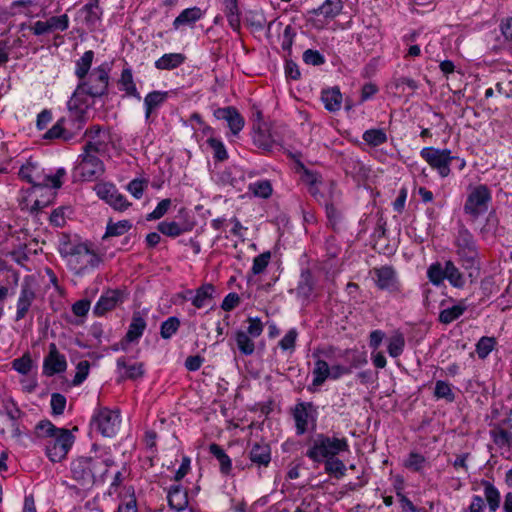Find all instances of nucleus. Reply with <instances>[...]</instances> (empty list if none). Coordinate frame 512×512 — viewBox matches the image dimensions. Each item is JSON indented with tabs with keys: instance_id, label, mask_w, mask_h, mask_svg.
Wrapping results in <instances>:
<instances>
[{
	"instance_id": "1",
	"label": "nucleus",
	"mask_w": 512,
	"mask_h": 512,
	"mask_svg": "<svg viewBox=\"0 0 512 512\" xmlns=\"http://www.w3.org/2000/svg\"><path fill=\"white\" fill-rule=\"evenodd\" d=\"M35 438L42 442L45 455L51 462H61L71 450L75 437L66 428H58L49 420H41L35 426Z\"/></svg>"
},
{
	"instance_id": "2",
	"label": "nucleus",
	"mask_w": 512,
	"mask_h": 512,
	"mask_svg": "<svg viewBox=\"0 0 512 512\" xmlns=\"http://www.w3.org/2000/svg\"><path fill=\"white\" fill-rule=\"evenodd\" d=\"M58 251L67 267L76 275H83L100 263L99 256L78 238L62 235Z\"/></svg>"
},
{
	"instance_id": "3",
	"label": "nucleus",
	"mask_w": 512,
	"mask_h": 512,
	"mask_svg": "<svg viewBox=\"0 0 512 512\" xmlns=\"http://www.w3.org/2000/svg\"><path fill=\"white\" fill-rule=\"evenodd\" d=\"M114 464L110 455L78 457L70 464L73 480L83 487H91L96 482H104L109 468Z\"/></svg>"
},
{
	"instance_id": "4",
	"label": "nucleus",
	"mask_w": 512,
	"mask_h": 512,
	"mask_svg": "<svg viewBox=\"0 0 512 512\" xmlns=\"http://www.w3.org/2000/svg\"><path fill=\"white\" fill-rule=\"evenodd\" d=\"M111 64L103 62L91 70L90 74L78 81L70 99L81 104H87L90 108L93 104L92 99L105 95L108 91L110 80Z\"/></svg>"
},
{
	"instance_id": "5",
	"label": "nucleus",
	"mask_w": 512,
	"mask_h": 512,
	"mask_svg": "<svg viewBox=\"0 0 512 512\" xmlns=\"http://www.w3.org/2000/svg\"><path fill=\"white\" fill-rule=\"evenodd\" d=\"M349 451L348 440L345 437H330L324 434H317L312 439L306 456L313 462H324L343 452Z\"/></svg>"
},
{
	"instance_id": "6",
	"label": "nucleus",
	"mask_w": 512,
	"mask_h": 512,
	"mask_svg": "<svg viewBox=\"0 0 512 512\" xmlns=\"http://www.w3.org/2000/svg\"><path fill=\"white\" fill-rule=\"evenodd\" d=\"M458 261L465 270L479 269V249L473 234L465 227L460 228L453 240Z\"/></svg>"
},
{
	"instance_id": "7",
	"label": "nucleus",
	"mask_w": 512,
	"mask_h": 512,
	"mask_svg": "<svg viewBox=\"0 0 512 512\" xmlns=\"http://www.w3.org/2000/svg\"><path fill=\"white\" fill-rule=\"evenodd\" d=\"M251 137L253 144L265 152H271L283 145L282 136L271 124L262 120L260 112L257 113V121L253 124Z\"/></svg>"
},
{
	"instance_id": "8",
	"label": "nucleus",
	"mask_w": 512,
	"mask_h": 512,
	"mask_svg": "<svg viewBox=\"0 0 512 512\" xmlns=\"http://www.w3.org/2000/svg\"><path fill=\"white\" fill-rule=\"evenodd\" d=\"M121 425V415L118 410L100 407L94 410L90 421L92 430L104 437H113L117 434Z\"/></svg>"
},
{
	"instance_id": "9",
	"label": "nucleus",
	"mask_w": 512,
	"mask_h": 512,
	"mask_svg": "<svg viewBox=\"0 0 512 512\" xmlns=\"http://www.w3.org/2000/svg\"><path fill=\"white\" fill-rule=\"evenodd\" d=\"M420 157L433 169L441 178H446L451 173V162L455 156L450 149L435 147H424L420 150Z\"/></svg>"
},
{
	"instance_id": "10",
	"label": "nucleus",
	"mask_w": 512,
	"mask_h": 512,
	"mask_svg": "<svg viewBox=\"0 0 512 512\" xmlns=\"http://www.w3.org/2000/svg\"><path fill=\"white\" fill-rule=\"evenodd\" d=\"M97 153L85 152L78 156L74 173L82 181H93L104 173V164L96 155Z\"/></svg>"
},
{
	"instance_id": "11",
	"label": "nucleus",
	"mask_w": 512,
	"mask_h": 512,
	"mask_svg": "<svg viewBox=\"0 0 512 512\" xmlns=\"http://www.w3.org/2000/svg\"><path fill=\"white\" fill-rule=\"evenodd\" d=\"M97 196L105 201L114 210L123 212L132 205L125 195L119 192L117 187L112 183H99L95 187Z\"/></svg>"
},
{
	"instance_id": "12",
	"label": "nucleus",
	"mask_w": 512,
	"mask_h": 512,
	"mask_svg": "<svg viewBox=\"0 0 512 512\" xmlns=\"http://www.w3.org/2000/svg\"><path fill=\"white\" fill-rule=\"evenodd\" d=\"M490 201L491 193L489 189L485 185H478L469 193L464 211L473 218H477L487 211Z\"/></svg>"
},
{
	"instance_id": "13",
	"label": "nucleus",
	"mask_w": 512,
	"mask_h": 512,
	"mask_svg": "<svg viewBox=\"0 0 512 512\" xmlns=\"http://www.w3.org/2000/svg\"><path fill=\"white\" fill-rule=\"evenodd\" d=\"M317 411L311 403H298L293 410L296 434L303 435L315 427Z\"/></svg>"
},
{
	"instance_id": "14",
	"label": "nucleus",
	"mask_w": 512,
	"mask_h": 512,
	"mask_svg": "<svg viewBox=\"0 0 512 512\" xmlns=\"http://www.w3.org/2000/svg\"><path fill=\"white\" fill-rule=\"evenodd\" d=\"M68 114L63 117L65 121V128L72 130L73 138L82 130L86 122V114L88 111L87 104H81L73 99L67 102Z\"/></svg>"
},
{
	"instance_id": "15",
	"label": "nucleus",
	"mask_w": 512,
	"mask_h": 512,
	"mask_svg": "<svg viewBox=\"0 0 512 512\" xmlns=\"http://www.w3.org/2000/svg\"><path fill=\"white\" fill-rule=\"evenodd\" d=\"M67 369V361L64 354H61L55 343L49 344L48 354L43 360V374L52 377L61 374Z\"/></svg>"
},
{
	"instance_id": "16",
	"label": "nucleus",
	"mask_w": 512,
	"mask_h": 512,
	"mask_svg": "<svg viewBox=\"0 0 512 512\" xmlns=\"http://www.w3.org/2000/svg\"><path fill=\"white\" fill-rule=\"evenodd\" d=\"M372 275L373 280L379 289L389 292L400 291V283L398 281L396 271L392 267L382 266L374 268L372 270Z\"/></svg>"
},
{
	"instance_id": "17",
	"label": "nucleus",
	"mask_w": 512,
	"mask_h": 512,
	"mask_svg": "<svg viewBox=\"0 0 512 512\" xmlns=\"http://www.w3.org/2000/svg\"><path fill=\"white\" fill-rule=\"evenodd\" d=\"M87 142L83 148L85 152L99 153L106 150L109 133L99 125H94L85 131Z\"/></svg>"
},
{
	"instance_id": "18",
	"label": "nucleus",
	"mask_w": 512,
	"mask_h": 512,
	"mask_svg": "<svg viewBox=\"0 0 512 512\" xmlns=\"http://www.w3.org/2000/svg\"><path fill=\"white\" fill-rule=\"evenodd\" d=\"M329 352H332V348H330L328 351H321V354L329 357ZM319 354L320 352L313 354V357L316 358V360L312 370V383L310 386H308V390L311 392L316 391L318 387H320L326 380H328L331 372L330 365L326 360L321 359Z\"/></svg>"
},
{
	"instance_id": "19",
	"label": "nucleus",
	"mask_w": 512,
	"mask_h": 512,
	"mask_svg": "<svg viewBox=\"0 0 512 512\" xmlns=\"http://www.w3.org/2000/svg\"><path fill=\"white\" fill-rule=\"evenodd\" d=\"M214 116L219 120L226 121L231 134L234 136H237L244 128L245 120L235 107L218 108L215 110Z\"/></svg>"
},
{
	"instance_id": "20",
	"label": "nucleus",
	"mask_w": 512,
	"mask_h": 512,
	"mask_svg": "<svg viewBox=\"0 0 512 512\" xmlns=\"http://www.w3.org/2000/svg\"><path fill=\"white\" fill-rule=\"evenodd\" d=\"M122 302L123 293L120 290H107L98 299L93 312L97 316H103L106 312L113 310Z\"/></svg>"
},
{
	"instance_id": "21",
	"label": "nucleus",
	"mask_w": 512,
	"mask_h": 512,
	"mask_svg": "<svg viewBox=\"0 0 512 512\" xmlns=\"http://www.w3.org/2000/svg\"><path fill=\"white\" fill-rule=\"evenodd\" d=\"M119 91L124 93L125 97L141 100V94L137 89L132 68L126 65L117 80Z\"/></svg>"
},
{
	"instance_id": "22",
	"label": "nucleus",
	"mask_w": 512,
	"mask_h": 512,
	"mask_svg": "<svg viewBox=\"0 0 512 512\" xmlns=\"http://www.w3.org/2000/svg\"><path fill=\"white\" fill-rule=\"evenodd\" d=\"M169 97L170 91L161 90L151 91L144 97L143 107L146 121L149 120L151 115L158 112V110L166 103Z\"/></svg>"
},
{
	"instance_id": "23",
	"label": "nucleus",
	"mask_w": 512,
	"mask_h": 512,
	"mask_svg": "<svg viewBox=\"0 0 512 512\" xmlns=\"http://www.w3.org/2000/svg\"><path fill=\"white\" fill-rule=\"evenodd\" d=\"M35 297L36 294L32 286L28 283H23L16 303V321H20L26 316L33 301L35 300Z\"/></svg>"
},
{
	"instance_id": "24",
	"label": "nucleus",
	"mask_w": 512,
	"mask_h": 512,
	"mask_svg": "<svg viewBox=\"0 0 512 512\" xmlns=\"http://www.w3.org/2000/svg\"><path fill=\"white\" fill-rule=\"evenodd\" d=\"M205 10L198 6L186 8L174 19L172 25L174 30H179L184 26H193L196 22L204 18Z\"/></svg>"
},
{
	"instance_id": "25",
	"label": "nucleus",
	"mask_w": 512,
	"mask_h": 512,
	"mask_svg": "<svg viewBox=\"0 0 512 512\" xmlns=\"http://www.w3.org/2000/svg\"><path fill=\"white\" fill-rule=\"evenodd\" d=\"M250 461L258 467H267L271 462V448L264 442H255L249 451Z\"/></svg>"
},
{
	"instance_id": "26",
	"label": "nucleus",
	"mask_w": 512,
	"mask_h": 512,
	"mask_svg": "<svg viewBox=\"0 0 512 512\" xmlns=\"http://www.w3.org/2000/svg\"><path fill=\"white\" fill-rule=\"evenodd\" d=\"M19 176L22 180L39 186L40 183H43L44 169L38 163L28 160L20 167Z\"/></svg>"
},
{
	"instance_id": "27",
	"label": "nucleus",
	"mask_w": 512,
	"mask_h": 512,
	"mask_svg": "<svg viewBox=\"0 0 512 512\" xmlns=\"http://www.w3.org/2000/svg\"><path fill=\"white\" fill-rule=\"evenodd\" d=\"M214 293V285L211 283H205L194 290L193 296L189 297V301L195 308L201 309L211 304Z\"/></svg>"
},
{
	"instance_id": "28",
	"label": "nucleus",
	"mask_w": 512,
	"mask_h": 512,
	"mask_svg": "<svg viewBox=\"0 0 512 512\" xmlns=\"http://www.w3.org/2000/svg\"><path fill=\"white\" fill-rule=\"evenodd\" d=\"M10 13L12 15L23 14L27 17L33 18L44 15L45 9L38 8V5L34 0H19L11 3Z\"/></svg>"
},
{
	"instance_id": "29",
	"label": "nucleus",
	"mask_w": 512,
	"mask_h": 512,
	"mask_svg": "<svg viewBox=\"0 0 512 512\" xmlns=\"http://www.w3.org/2000/svg\"><path fill=\"white\" fill-rule=\"evenodd\" d=\"M167 498L169 506L177 512L184 511L188 506L187 491L180 484L171 486Z\"/></svg>"
},
{
	"instance_id": "30",
	"label": "nucleus",
	"mask_w": 512,
	"mask_h": 512,
	"mask_svg": "<svg viewBox=\"0 0 512 512\" xmlns=\"http://www.w3.org/2000/svg\"><path fill=\"white\" fill-rule=\"evenodd\" d=\"M146 327L147 323L145 318L139 312L134 313L124 338L125 341L128 343H137L142 337Z\"/></svg>"
},
{
	"instance_id": "31",
	"label": "nucleus",
	"mask_w": 512,
	"mask_h": 512,
	"mask_svg": "<svg viewBox=\"0 0 512 512\" xmlns=\"http://www.w3.org/2000/svg\"><path fill=\"white\" fill-rule=\"evenodd\" d=\"M79 13L85 24L92 28L100 22L102 10L99 6L98 0H91L81 8Z\"/></svg>"
},
{
	"instance_id": "32",
	"label": "nucleus",
	"mask_w": 512,
	"mask_h": 512,
	"mask_svg": "<svg viewBox=\"0 0 512 512\" xmlns=\"http://www.w3.org/2000/svg\"><path fill=\"white\" fill-rule=\"evenodd\" d=\"M186 56L183 53H166L154 62L158 70H173L184 64Z\"/></svg>"
},
{
	"instance_id": "33",
	"label": "nucleus",
	"mask_w": 512,
	"mask_h": 512,
	"mask_svg": "<svg viewBox=\"0 0 512 512\" xmlns=\"http://www.w3.org/2000/svg\"><path fill=\"white\" fill-rule=\"evenodd\" d=\"M301 170V180L307 185L309 193L315 198L321 196L319 193V187L322 185L321 175L313 170L305 168L304 166H301Z\"/></svg>"
},
{
	"instance_id": "34",
	"label": "nucleus",
	"mask_w": 512,
	"mask_h": 512,
	"mask_svg": "<svg viewBox=\"0 0 512 512\" xmlns=\"http://www.w3.org/2000/svg\"><path fill=\"white\" fill-rule=\"evenodd\" d=\"M224 14L227 17L229 26L234 31H239L241 27L240 9L237 0H223Z\"/></svg>"
},
{
	"instance_id": "35",
	"label": "nucleus",
	"mask_w": 512,
	"mask_h": 512,
	"mask_svg": "<svg viewBox=\"0 0 512 512\" xmlns=\"http://www.w3.org/2000/svg\"><path fill=\"white\" fill-rule=\"evenodd\" d=\"M343 9L341 0H325L317 9L313 10L315 15H321L325 19H334Z\"/></svg>"
},
{
	"instance_id": "36",
	"label": "nucleus",
	"mask_w": 512,
	"mask_h": 512,
	"mask_svg": "<svg viewBox=\"0 0 512 512\" xmlns=\"http://www.w3.org/2000/svg\"><path fill=\"white\" fill-rule=\"evenodd\" d=\"M403 466L412 472L423 473L429 463L423 454L411 451L403 461Z\"/></svg>"
},
{
	"instance_id": "37",
	"label": "nucleus",
	"mask_w": 512,
	"mask_h": 512,
	"mask_svg": "<svg viewBox=\"0 0 512 512\" xmlns=\"http://www.w3.org/2000/svg\"><path fill=\"white\" fill-rule=\"evenodd\" d=\"M324 107L330 112L340 110L342 104V94L338 88L324 90L321 97Z\"/></svg>"
},
{
	"instance_id": "38",
	"label": "nucleus",
	"mask_w": 512,
	"mask_h": 512,
	"mask_svg": "<svg viewBox=\"0 0 512 512\" xmlns=\"http://www.w3.org/2000/svg\"><path fill=\"white\" fill-rule=\"evenodd\" d=\"M65 121L63 117L60 118L49 130L44 134V139L54 140L61 139L64 141H70L73 139L72 130L65 128Z\"/></svg>"
},
{
	"instance_id": "39",
	"label": "nucleus",
	"mask_w": 512,
	"mask_h": 512,
	"mask_svg": "<svg viewBox=\"0 0 512 512\" xmlns=\"http://www.w3.org/2000/svg\"><path fill=\"white\" fill-rule=\"evenodd\" d=\"M93 59L94 52L92 50H88L84 52L83 55L75 62L74 74L78 81L82 80L85 78V76L90 74Z\"/></svg>"
},
{
	"instance_id": "40",
	"label": "nucleus",
	"mask_w": 512,
	"mask_h": 512,
	"mask_svg": "<svg viewBox=\"0 0 512 512\" xmlns=\"http://www.w3.org/2000/svg\"><path fill=\"white\" fill-rule=\"evenodd\" d=\"M445 279L448 280L451 286L455 288H463L466 285V279L463 273L459 270V268L455 265V263L451 260L446 261V276Z\"/></svg>"
},
{
	"instance_id": "41",
	"label": "nucleus",
	"mask_w": 512,
	"mask_h": 512,
	"mask_svg": "<svg viewBox=\"0 0 512 512\" xmlns=\"http://www.w3.org/2000/svg\"><path fill=\"white\" fill-rule=\"evenodd\" d=\"M117 368L123 377L133 380L140 378L144 373L141 363L128 364L124 358L117 360Z\"/></svg>"
},
{
	"instance_id": "42",
	"label": "nucleus",
	"mask_w": 512,
	"mask_h": 512,
	"mask_svg": "<svg viewBox=\"0 0 512 512\" xmlns=\"http://www.w3.org/2000/svg\"><path fill=\"white\" fill-rule=\"evenodd\" d=\"M313 288L314 281L311 272L309 270L303 271L296 287L297 296L302 299H308L313 292Z\"/></svg>"
},
{
	"instance_id": "43",
	"label": "nucleus",
	"mask_w": 512,
	"mask_h": 512,
	"mask_svg": "<svg viewBox=\"0 0 512 512\" xmlns=\"http://www.w3.org/2000/svg\"><path fill=\"white\" fill-rule=\"evenodd\" d=\"M132 227L133 224L130 220H120L117 222L109 220L103 238L105 239L108 237L122 236L126 234Z\"/></svg>"
},
{
	"instance_id": "44",
	"label": "nucleus",
	"mask_w": 512,
	"mask_h": 512,
	"mask_svg": "<svg viewBox=\"0 0 512 512\" xmlns=\"http://www.w3.org/2000/svg\"><path fill=\"white\" fill-rule=\"evenodd\" d=\"M482 486L484 487V496L487 501L488 507L491 512H495L500 506V492L489 481L483 480Z\"/></svg>"
},
{
	"instance_id": "45",
	"label": "nucleus",
	"mask_w": 512,
	"mask_h": 512,
	"mask_svg": "<svg viewBox=\"0 0 512 512\" xmlns=\"http://www.w3.org/2000/svg\"><path fill=\"white\" fill-rule=\"evenodd\" d=\"M235 341L241 354L249 356L254 353L255 343L252 340V337L248 335V333L244 332L243 330H238L235 333Z\"/></svg>"
},
{
	"instance_id": "46",
	"label": "nucleus",
	"mask_w": 512,
	"mask_h": 512,
	"mask_svg": "<svg viewBox=\"0 0 512 512\" xmlns=\"http://www.w3.org/2000/svg\"><path fill=\"white\" fill-rule=\"evenodd\" d=\"M362 139L367 145L377 147L386 143L388 136L384 129L372 128L363 133Z\"/></svg>"
},
{
	"instance_id": "47",
	"label": "nucleus",
	"mask_w": 512,
	"mask_h": 512,
	"mask_svg": "<svg viewBox=\"0 0 512 512\" xmlns=\"http://www.w3.org/2000/svg\"><path fill=\"white\" fill-rule=\"evenodd\" d=\"M466 309V304L464 302H459L458 304L453 305L452 307L443 309L439 314V320L444 324H450L456 319H458L460 316H462Z\"/></svg>"
},
{
	"instance_id": "48",
	"label": "nucleus",
	"mask_w": 512,
	"mask_h": 512,
	"mask_svg": "<svg viewBox=\"0 0 512 512\" xmlns=\"http://www.w3.org/2000/svg\"><path fill=\"white\" fill-rule=\"evenodd\" d=\"M65 176L66 170L62 167L58 168L54 173L44 171L43 183H40L39 186L58 189L62 186Z\"/></svg>"
},
{
	"instance_id": "49",
	"label": "nucleus",
	"mask_w": 512,
	"mask_h": 512,
	"mask_svg": "<svg viewBox=\"0 0 512 512\" xmlns=\"http://www.w3.org/2000/svg\"><path fill=\"white\" fill-rule=\"evenodd\" d=\"M497 341L494 337L482 336L475 345V352L479 359H486L495 349Z\"/></svg>"
},
{
	"instance_id": "50",
	"label": "nucleus",
	"mask_w": 512,
	"mask_h": 512,
	"mask_svg": "<svg viewBox=\"0 0 512 512\" xmlns=\"http://www.w3.org/2000/svg\"><path fill=\"white\" fill-rule=\"evenodd\" d=\"M405 338L402 333L396 332L389 339L387 343V352L390 357L398 358L404 351Z\"/></svg>"
},
{
	"instance_id": "51",
	"label": "nucleus",
	"mask_w": 512,
	"mask_h": 512,
	"mask_svg": "<svg viewBox=\"0 0 512 512\" xmlns=\"http://www.w3.org/2000/svg\"><path fill=\"white\" fill-rule=\"evenodd\" d=\"M298 336L299 333L296 328L289 329L278 343L281 351L286 352L289 355L293 354L296 349V341Z\"/></svg>"
},
{
	"instance_id": "52",
	"label": "nucleus",
	"mask_w": 512,
	"mask_h": 512,
	"mask_svg": "<svg viewBox=\"0 0 512 512\" xmlns=\"http://www.w3.org/2000/svg\"><path fill=\"white\" fill-rule=\"evenodd\" d=\"M210 452L219 461L220 471L228 474L232 468V461L226 452L217 444L210 445Z\"/></svg>"
},
{
	"instance_id": "53",
	"label": "nucleus",
	"mask_w": 512,
	"mask_h": 512,
	"mask_svg": "<svg viewBox=\"0 0 512 512\" xmlns=\"http://www.w3.org/2000/svg\"><path fill=\"white\" fill-rule=\"evenodd\" d=\"M149 184L148 178L136 177L132 179L125 189L137 200L141 199Z\"/></svg>"
},
{
	"instance_id": "54",
	"label": "nucleus",
	"mask_w": 512,
	"mask_h": 512,
	"mask_svg": "<svg viewBox=\"0 0 512 512\" xmlns=\"http://www.w3.org/2000/svg\"><path fill=\"white\" fill-rule=\"evenodd\" d=\"M157 229L160 233L169 237H178L189 230L176 221H162L158 224Z\"/></svg>"
},
{
	"instance_id": "55",
	"label": "nucleus",
	"mask_w": 512,
	"mask_h": 512,
	"mask_svg": "<svg viewBox=\"0 0 512 512\" xmlns=\"http://www.w3.org/2000/svg\"><path fill=\"white\" fill-rule=\"evenodd\" d=\"M446 276V262L444 266L441 263L435 262L432 263L427 269V277L429 281L435 285L439 286L443 283Z\"/></svg>"
},
{
	"instance_id": "56",
	"label": "nucleus",
	"mask_w": 512,
	"mask_h": 512,
	"mask_svg": "<svg viewBox=\"0 0 512 512\" xmlns=\"http://www.w3.org/2000/svg\"><path fill=\"white\" fill-rule=\"evenodd\" d=\"M249 191L256 197L268 198L272 194V185L269 180H258L250 183Z\"/></svg>"
},
{
	"instance_id": "57",
	"label": "nucleus",
	"mask_w": 512,
	"mask_h": 512,
	"mask_svg": "<svg viewBox=\"0 0 512 512\" xmlns=\"http://www.w3.org/2000/svg\"><path fill=\"white\" fill-rule=\"evenodd\" d=\"M180 327V320L176 316H171L162 322L160 326V335L163 339H170Z\"/></svg>"
},
{
	"instance_id": "58",
	"label": "nucleus",
	"mask_w": 512,
	"mask_h": 512,
	"mask_svg": "<svg viewBox=\"0 0 512 512\" xmlns=\"http://www.w3.org/2000/svg\"><path fill=\"white\" fill-rule=\"evenodd\" d=\"M434 396L437 399H445L448 402H453L455 395L452 391L451 385L442 380H438L435 383Z\"/></svg>"
},
{
	"instance_id": "59",
	"label": "nucleus",
	"mask_w": 512,
	"mask_h": 512,
	"mask_svg": "<svg viewBox=\"0 0 512 512\" xmlns=\"http://www.w3.org/2000/svg\"><path fill=\"white\" fill-rule=\"evenodd\" d=\"M324 463L327 473L334 475L336 478H341L345 475L346 466L343 461L336 458V456L324 461Z\"/></svg>"
},
{
	"instance_id": "60",
	"label": "nucleus",
	"mask_w": 512,
	"mask_h": 512,
	"mask_svg": "<svg viewBox=\"0 0 512 512\" xmlns=\"http://www.w3.org/2000/svg\"><path fill=\"white\" fill-rule=\"evenodd\" d=\"M271 257H272V254L270 251H265L261 254H259L258 256H256L254 259H253V263H252V267H251V272L253 275H260L262 274L270 260H271Z\"/></svg>"
},
{
	"instance_id": "61",
	"label": "nucleus",
	"mask_w": 512,
	"mask_h": 512,
	"mask_svg": "<svg viewBox=\"0 0 512 512\" xmlns=\"http://www.w3.org/2000/svg\"><path fill=\"white\" fill-rule=\"evenodd\" d=\"M49 33L54 31H66L69 27V17L67 14H62L60 16H52L46 20Z\"/></svg>"
},
{
	"instance_id": "62",
	"label": "nucleus",
	"mask_w": 512,
	"mask_h": 512,
	"mask_svg": "<svg viewBox=\"0 0 512 512\" xmlns=\"http://www.w3.org/2000/svg\"><path fill=\"white\" fill-rule=\"evenodd\" d=\"M207 143L213 151V157L215 160L224 161L228 158V152L221 139L210 137L207 139Z\"/></svg>"
},
{
	"instance_id": "63",
	"label": "nucleus",
	"mask_w": 512,
	"mask_h": 512,
	"mask_svg": "<svg viewBox=\"0 0 512 512\" xmlns=\"http://www.w3.org/2000/svg\"><path fill=\"white\" fill-rule=\"evenodd\" d=\"M116 512H138L137 501L133 489L131 491L129 489L127 495L121 499Z\"/></svg>"
},
{
	"instance_id": "64",
	"label": "nucleus",
	"mask_w": 512,
	"mask_h": 512,
	"mask_svg": "<svg viewBox=\"0 0 512 512\" xmlns=\"http://www.w3.org/2000/svg\"><path fill=\"white\" fill-rule=\"evenodd\" d=\"M90 372V363L87 360L80 361L76 366V373L72 380L73 386H80L88 377Z\"/></svg>"
}]
</instances>
